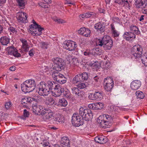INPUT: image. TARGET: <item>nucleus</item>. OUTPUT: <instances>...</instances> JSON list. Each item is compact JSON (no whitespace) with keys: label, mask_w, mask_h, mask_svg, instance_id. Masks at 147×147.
Masks as SVG:
<instances>
[{"label":"nucleus","mask_w":147,"mask_h":147,"mask_svg":"<svg viewBox=\"0 0 147 147\" xmlns=\"http://www.w3.org/2000/svg\"><path fill=\"white\" fill-rule=\"evenodd\" d=\"M124 38L127 40H129L136 38V35L134 33L131 32H125L123 35Z\"/></svg>","instance_id":"obj_16"},{"label":"nucleus","mask_w":147,"mask_h":147,"mask_svg":"<svg viewBox=\"0 0 147 147\" xmlns=\"http://www.w3.org/2000/svg\"><path fill=\"white\" fill-rule=\"evenodd\" d=\"M54 20L56 22H57V23L59 24H62L65 23L66 22L62 19L55 18L54 19Z\"/></svg>","instance_id":"obj_45"},{"label":"nucleus","mask_w":147,"mask_h":147,"mask_svg":"<svg viewBox=\"0 0 147 147\" xmlns=\"http://www.w3.org/2000/svg\"><path fill=\"white\" fill-rule=\"evenodd\" d=\"M92 53L94 55H100L102 50L98 48H94L92 49Z\"/></svg>","instance_id":"obj_35"},{"label":"nucleus","mask_w":147,"mask_h":147,"mask_svg":"<svg viewBox=\"0 0 147 147\" xmlns=\"http://www.w3.org/2000/svg\"><path fill=\"white\" fill-rule=\"evenodd\" d=\"M13 53L12 55L15 57H19L21 56V54L17 52V50L16 49L15 50L14 52Z\"/></svg>","instance_id":"obj_47"},{"label":"nucleus","mask_w":147,"mask_h":147,"mask_svg":"<svg viewBox=\"0 0 147 147\" xmlns=\"http://www.w3.org/2000/svg\"><path fill=\"white\" fill-rule=\"evenodd\" d=\"M21 41L22 43V48L24 51H28L30 48V46L28 45L27 41L24 39H21Z\"/></svg>","instance_id":"obj_25"},{"label":"nucleus","mask_w":147,"mask_h":147,"mask_svg":"<svg viewBox=\"0 0 147 147\" xmlns=\"http://www.w3.org/2000/svg\"><path fill=\"white\" fill-rule=\"evenodd\" d=\"M141 85V82L138 80L133 81L131 84V88L133 90L138 89Z\"/></svg>","instance_id":"obj_17"},{"label":"nucleus","mask_w":147,"mask_h":147,"mask_svg":"<svg viewBox=\"0 0 147 147\" xmlns=\"http://www.w3.org/2000/svg\"><path fill=\"white\" fill-rule=\"evenodd\" d=\"M42 109V106L36 104L34 105H33L32 111L35 114L38 115H41V109Z\"/></svg>","instance_id":"obj_14"},{"label":"nucleus","mask_w":147,"mask_h":147,"mask_svg":"<svg viewBox=\"0 0 147 147\" xmlns=\"http://www.w3.org/2000/svg\"><path fill=\"white\" fill-rule=\"evenodd\" d=\"M11 106V102L10 101L5 103V107L7 109H9Z\"/></svg>","instance_id":"obj_53"},{"label":"nucleus","mask_w":147,"mask_h":147,"mask_svg":"<svg viewBox=\"0 0 147 147\" xmlns=\"http://www.w3.org/2000/svg\"><path fill=\"white\" fill-rule=\"evenodd\" d=\"M61 144L65 146L63 147H70V142L69 140L66 137H64L62 138L60 140Z\"/></svg>","instance_id":"obj_18"},{"label":"nucleus","mask_w":147,"mask_h":147,"mask_svg":"<svg viewBox=\"0 0 147 147\" xmlns=\"http://www.w3.org/2000/svg\"><path fill=\"white\" fill-rule=\"evenodd\" d=\"M44 30V28L39 25L33 28L34 31L32 32V34L34 36H40L42 34V31Z\"/></svg>","instance_id":"obj_11"},{"label":"nucleus","mask_w":147,"mask_h":147,"mask_svg":"<svg viewBox=\"0 0 147 147\" xmlns=\"http://www.w3.org/2000/svg\"><path fill=\"white\" fill-rule=\"evenodd\" d=\"M104 119L105 120V121L106 124L110 126L109 124L112 121V119L111 117L107 115H105V116H103Z\"/></svg>","instance_id":"obj_30"},{"label":"nucleus","mask_w":147,"mask_h":147,"mask_svg":"<svg viewBox=\"0 0 147 147\" xmlns=\"http://www.w3.org/2000/svg\"><path fill=\"white\" fill-rule=\"evenodd\" d=\"M77 47L76 43L72 41H65L64 43L63 48L70 51H74Z\"/></svg>","instance_id":"obj_7"},{"label":"nucleus","mask_w":147,"mask_h":147,"mask_svg":"<svg viewBox=\"0 0 147 147\" xmlns=\"http://www.w3.org/2000/svg\"><path fill=\"white\" fill-rule=\"evenodd\" d=\"M96 142L101 144H103L106 142V138L104 136H97L94 139Z\"/></svg>","instance_id":"obj_26"},{"label":"nucleus","mask_w":147,"mask_h":147,"mask_svg":"<svg viewBox=\"0 0 147 147\" xmlns=\"http://www.w3.org/2000/svg\"><path fill=\"white\" fill-rule=\"evenodd\" d=\"M96 45L100 47L105 50H110L113 46V41L109 36L105 35L101 39L97 40Z\"/></svg>","instance_id":"obj_2"},{"label":"nucleus","mask_w":147,"mask_h":147,"mask_svg":"<svg viewBox=\"0 0 147 147\" xmlns=\"http://www.w3.org/2000/svg\"><path fill=\"white\" fill-rule=\"evenodd\" d=\"M93 114L92 111L89 109H85L81 107L79 109V114L74 113L72 117L71 122L72 125L76 127L81 125L84 120L88 121L93 117Z\"/></svg>","instance_id":"obj_1"},{"label":"nucleus","mask_w":147,"mask_h":147,"mask_svg":"<svg viewBox=\"0 0 147 147\" xmlns=\"http://www.w3.org/2000/svg\"><path fill=\"white\" fill-rule=\"evenodd\" d=\"M29 99L26 98H23L22 100L21 101V102L22 104H25L27 103L28 102V100H29Z\"/></svg>","instance_id":"obj_59"},{"label":"nucleus","mask_w":147,"mask_h":147,"mask_svg":"<svg viewBox=\"0 0 147 147\" xmlns=\"http://www.w3.org/2000/svg\"><path fill=\"white\" fill-rule=\"evenodd\" d=\"M135 4L138 8L143 9L147 5V0H135Z\"/></svg>","instance_id":"obj_12"},{"label":"nucleus","mask_w":147,"mask_h":147,"mask_svg":"<svg viewBox=\"0 0 147 147\" xmlns=\"http://www.w3.org/2000/svg\"><path fill=\"white\" fill-rule=\"evenodd\" d=\"M125 1V0H115V2L120 5H122L123 4Z\"/></svg>","instance_id":"obj_51"},{"label":"nucleus","mask_w":147,"mask_h":147,"mask_svg":"<svg viewBox=\"0 0 147 147\" xmlns=\"http://www.w3.org/2000/svg\"><path fill=\"white\" fill-rule=\"evenodd\" d=\"M27 15L26 13L24 12L18 13L17 19L19 21L22 23H27L28 22L27 19Z\"/></svg>","instance_id":"obj_10"},{"label":"nucleus","mask_w":147,"mask_h":147,"mask_svg":"<svg viewBox=\"0 0 147 147\" xmlns=\"http://www.w3.org/2000/svg\"><path fill=\"white\" fill-rule=\"evenodd\" d=\"M40 85L38 88V94L40 96H48L50 92L49 89L47 87V84L44 82H41L40 83Z\"/></svg>","instance_id":"obj_6"},{"label":"nucleus","mask_w":147,"mask_h":147,"mask_svg":"<svg viewBox=\"0 0 147 147\" xmlns=\"http://www.w3.org/2000/svg\"><path fill=\"white\" fill-rule=\"evenodd\" d=\"M54 114L53 112L50 109H44L42 111L41 115L43 120L48 122L52 119Z\"/></svg>","instance_id":"obj_4"},{"label":"nucleus","mask_w":147,"mask_h":147,"mask_svg":"<svg viewBox=\"0 0 147 147\" xmlns=\"http://www.w3.org/2000/svg\"><path fill=\"white\" fill-rule=\"evenodd\" d=\"M9 30L13 33H16L17 32L15 28L12 27H10Z\"/></svg>","instance_id":"obj_58"},{"label":"nucleus","mask_w":147,"mask_h":147,"mask_svg":"<svg viewBox=\"0 0 147 147\" xmlns=\"http://www.w3.org/2000/svg\"><path fill=\"white\" fill-rule=\"evenodd\" d=\"M63 76V75L57 71H54L52 74V77L53 80L57 81L58 83L61 77Z\"/></svg>","instance_id":"obj_19"},{"label":"nucleus","mask_w":147,"mask_h":147,"mask_svg":"<svg viewBox=\"0 0 147 147\" xmlns=\"http://www.w3.org/2000/svg\"><path fill=\"white\" fill-rule=\"evenodd\" d=\"M64 118L63 116H61L60 114H58L56 115V117L54 119L55 121L58 122L62 123L64 122Z\"/></svg>","instance_id":"obj_32"},{"label":"nucleus","mask_w":147,"mask_h":147,"mask_svg":"<svg viewBox=\"0 0 147 147\" xmlns=\"http://www.w3.org/2000/svg\"><path fill=\"white\" fill-rule=\"evenodd\" d=\"M54 90L55 92H52V94L55 97L59 96L64 91V89L62 88L58 84L56 86Z\"/></svg>","instance_id":"obj_13"},{"label":"nucleus","mask_w":147,"mask_h":147,"mask_svg":"<svg viewBox=\"0 0 147 147\" xmlns=\"http://www.w3.org/2000/svg\"><path fill=\"white\" fill-rule=\"evenodd\" d=\"M136 94L138 98L142 99L144 98V93L141 91H137L136 93Z\"/></svg>","instance_id":"obj_36"},{"label":"nucleus","mask_w":147,"mask_h":147,"mask_svg":"<svg viewBox=\"0 0 147 147\" xmlns=\"http://www.w3.org/2000/svg\"><path fill=\"white\" fill-rule=\"evenodd\" d=\"M83 53L85 56H89L91 54L90 51L89 50H86Z\"/></svg>","instance_id":"obj_56"},{"label":"nucleus","mask_w":147,"mask_h":147,"mask_svg":"<svg viewBox=\"0 0 147 147\" xmlns=\"http://www.w3.org/2000/svg\"><path fill=\"white\" fill-rule=\"evenodd\" d=\"M49 143L48 142H45V144H43L42 145L43 147H51L50 145H49Z\"/></svg>","instance_id":"obj_61"},{"label":"nucleus","mask_w":147,"mask_h":147,"mask_svg":"<svg viewBox=\"0 0 147 147\" xmlns=\"http://www.w3.org/2000/svg\"><path fill=\"white\" fill-rule=\"evenodd\" d=\"M36 85V83L34 80H28L21 84V89L25 93L30 92L35 89Z\"/></svg>","instance_id":"obj_3"},{"label":"nucleus","mask_w":147,"mask_h":147,"mask_svg":"<svg viewBox=\"0 0 147 147\" xmlns=\"http://www.w3.org/2000/svg\"><path fill=\"white\" fill-rule=\"evenodd\" d=\"M78 87L81 89H83L86 87V85L84 83L79 84L78 85Z\"/></svg>","instance_id":"obj_54"},{"label":"nucleus","mask_w":147,"mask_h":147,"mask_svg":"<svg viewBox=\"0 0 147 147\" xmlns=\"http://www.w3.org/2000/svg\"><path fill=\"white\" fill-rule=\"evenodd\" d=\"M95 110H98L102 109L104 107L103 103L98 102L95 103Z\"/></svg>","instance_id":"obj_38"},{"label":"nucleus","mask_w":147,"mask_h":147,"mask_svg":"<svg viewBox=\"0 0 147 147\" xmlns=\"http://www.w3.org/2000/svg\"><path fill=\"white\" fill-rule=\"evenodd\" d=\"M81 78H82V81L86 80L88 78V74L86 72H83L82 74H80Z\"/></svg>","instance_id":"obj_42"},{"label":"nucleus","mask_w":147,"mask_h":147,"mask_svg":"<svg viewBox=\"0 0 147 147\" xmlns=\"http://www.w3.org/2000/svg\"><path fill=\"white\" fill-rule=\"evenodd\" d=\"M63 95L66 98L69 99L71 97V95L69 91L68 90H65L63 91L62 92Z\"/></svg>","instance_id":"obj_37"},{"label":"nucleus","mask_w":147,"mask_h":147,"mask_svg":"<svg viewBox=\"0 0 147 147\" xmlns=\"http://www.w3.org/2000/svg\"><path fill=\"white\" fill-rule=\"evenodd\" d=\"M91 99L93 100H99L102 98V93L100 92H95L94 94H91Z\"/></svg>","instance_id":"obj_15"},{"label":"nucleus","mask_w":147,"mask_h":147,"mask_svg":"<svg viewBox=\"0 0 147 147\" xmlns=\"http://www.w3.org/2000/svg\"><path fill=\"white\" fill-rule=\"evenodd\" d=\"M18 5L21 9H24L27 4L26 0H16Z\"/></svg>","instance_id":"obj_28"},{"label":"nucleus","mask_w":147,"mask_h":147,"mask_svg":"<svg viewBox=\"0 0 147 147\" xmlns=\"http://www.w3.org/2000/svg\"><path fill=\"white\" fill-rule=\"evenodd\" d=\"M46 84H47V87L49 89L50 91V90H54L56 86L58 84L53 81L49 80Z\"/></svg>","instance_id":"obj_22"},{"label":"nucleus","mask_w":147,"mask_h":147,"mask_svg":"<svg viewBox=\"0 0 147 147\" xmlns=\"http://www.w3.org/2000/svg\"><path fill=\"white\" fill-rule=\"evenodd\" d=\"M112 32L113 35L114 37H117L119 36V34L117 31L115 30L113 31Z\"/></svg>","instance_id":"obj_55"},{"label":"nucleus","mask_w":147,"mask_h":147,"mask_svg":"<svg viewBox=\"0 0 147 147\" xmlns=\"http://www.w3.org/2000/svg\"><path fill=\"white\" fill-rule=\"evenodd\" d=\"M72 93L73 94H75L79 98H81L83 95V92L80 91L79 89L77 88L74 87L72 89Z\"/></svg>","instance_id":"obj_20"},{"label":"nucleus","mask_w":147,"mask_h":147,"mask_svg":"<svg viewBox=\"0 0 147 147\" xmlns=\"http://www.w3.org/2000/svg\"><path fill=\"white\" fill-rule=\"evenodd\" d=\"M35 51L33 49L30 50L28 54L30 57H32L35 53Z\"/></svg>","instance_id":"obj_52"},{"label":"nucleus","mask_w":147,"mask_h":147,"mask_svg":"<svg viewBox=\"0 0 147 147\" xmlns=\"http://www.w3.org/2000/svg\"><path fill=\"white\" fill-rule=\"evenodd\" d=\"M130 32L134 33L136 34H139L140 32L138 28L136 26H134L133 25H131L130 27Z\"/></svg>","instance_id":"obj_31"},{"label":"nucleus","mask_w":147,"mask_h":147,"mask_svg":"<svg viewBox=\"0 0 147 147\" xmlns=\"http://www.w3.org/2000/svg\"><path fill=\"white\" fill-rule=\"evenodd\" d=\"M104 82L106 83L104 86V89L107 91H110L114 86V82L112 78L107 77L104 80Z\"/></svg>","instance_id":"obj_9"},{"label":"nucleus","mask_w":147,"mask_h":147,"mask_svg":"<svg viewBox=\"0 0 147 147\" xmlns=\"http://www.w3.org/2000/svg\"><path fill=\"white\" fill-rule=\"evenodd\" d=\"M94 28L97 31H99L101 32H104L105 30V26L103 24H102L100 22L96 24L94 26Z\"/></svg>","instance_id":"obj_23"},{"label":"nucleus","mask_w":147,"mask_h":147,"mask_svg":"<svg viewBox=\"0 0 147 147\" xmlns=\"http://www.w3.org/2000/svg\"><path fill=\"white\" fill-rule=\"evenodd\" d=\"M142 12L145 14L147 15V8L146 9H142L141 10Z\"/></svg>","instance_id":"obj_62"},{"label":"nucleus","mask_w":147,"mask_h":147,"mask_svg":"<svg viewBox=\"0 0 147 147\" xmlns=\"http://www.w3.org/2000/svg\"><path fill=\"white\" fill-rule=\"evenodd\" d=\"M97 122L99 124H100V126L101 127H102L104 128H109V125L106 124L104 119L103 120L102 119L101 117L100 116L98 117L97 120Z\"/></svg>","instance_id":"obj_24"},{"label":"nucleus","mask_w":147,"mask_h":147,"mask_svg":"<svg viewBox=\"0 0 147 147\" xmlns=\"http://www.w3.org/2000/svg\"><path fill=\"white\" fill-rule=\"evenodd\" d=\"M35 101L36 102H38L42 100L41 97L39 95L35 96Z\"/></svg>","instance_id":"obj_50"},{"label":"nucleus","mask_w":147,"mask_h":147,"mask_svg":"<svg viewBox=\"0 0 147 147\" xmlns=\"http://www.w3.org/2000/svg\"><path fill=\"white\" fill-rule=\"evenodd\" d=\"M81 78L80 74H77L73 78L72 80L73 83L74 84L80 83L82 81V78Z\"/></svg>","instance_id":"obj_29"},{"label":"nucleus","mask_w":147,"mask_h":147,"mask_svg":"<svg viewBox=\"0 0 147 147\" xmlns=\"http://www.w3.org/2000/svg\"><path fill=\"white\" fill-rule=\"evenodd\" d=\"M86 29L84 27L82 28L78 31V33L80 34L83 35Z\"/></svg>","instance_id":"obj_49"},{"label":"nucleus","mask_w":147,"mask_h":147,"mask_svg":"<svg viewBox=\"0 0 147 147\" xmlns=\"http://www.w3.org/2000/svg\"><path fill=\"white\" fill-rule=\"evenodd\" d=\"M142 49L139 45H135L132 48L131 54L136 58L141 57V55L142 53Z\"/></svg>","instance_id":"obj_8"},{"label":"nucleus","mask_w":147,"mask_h":147,"mask_svg":"<svg viewBox=\"0 0 147 147\" xmlns=\"http://www.w3.org/2000/svg\"><path fill=\"white\" fill-rule=\"evenodd\" d=\"M67 81V78L63 75V76L61 77L59 80V83L61 84L65 83Z\"/></svg>","instance_id":"obj_43"},{"label":"nucleus","mask_w":147,"mask_h":147,"mask_svg":"<svg viewBox=\"0 0 147 147\" xmlns=\"http://www.w3.org/2000/svg\"><path fill=\"white\" fill-rule=\"evenodd\" d=\"M88 107L90 109L95 110V103L89 104Z\"/></svg>","instance_id":"obj_60"},{"label":"nucleus","mask_w":147,"mask_h":147,"mask_svg":"<svg viewBox=\"0 0 147 147\" xmlns=\"http://www.w3.org/2000/svg\"><path fill=\"white\" fill-rule=\"evenodd\" d=\"M16 69V67L15 66H12L10 68V70L12 71H15Z\"/></svg>","instance_id":"obj_64"},{"label":"nucleus","mask_w":147,"mask_h":147,"mask_svg":"<svg viewBox=\"0 0 147 147\" xmlns=\"http://www.w3.org/2000/svg\"><path fill=\"white\" fill-rule=\"evenodd\" d=\"M84 31L83 36L86 37L90 36L91 31L88 28H86Z\"/></svg>","instance_id":"obj_44"},{"label":"nucleus","mask_w":147,"mask_h":147,"mask_svg":"<svg viewBox=\"0 0 147 147\" xmlns=\"http://www.w3.org/2000/svg\"><path fill=\"white\" fill-rule=\"evenodd\" d=\"M29 99H30V100H29L28 102H29L31 103L32 102V101H35V97L34 96V98H30Z\"/></svg>","instance_id":"obj_63"},{"label":"nucleus","mask_w":147,"mask_h":147,"mask_svg":"<svg viewBox=\"0 0 147 147\" xmlns=\"http://www.w3.org/2000/svg\"><path fill=\"white\" fill-rule=\"evenodd\" d=\"M46 103L48 104L53 105L55 103V100L52 98H48L46 99Z\"/></svg>","instance_id":"obj_41"},{"label":"nucleus","mask_w":147,"mask_h":147,"mask_svg":"<svg viewBox=\"0 0 147 147\" xmlns=\"http://www.w3.org/2000/svg\"><path fill=\"white\" fill-rule=\"evenodd\" d=\"M71 65L73 66L77 65L79 63L78 59L76 58H73L70 61Z\"/></svg>","instance_id":"obj_40"},{"label":"nucleus","mask_w":147,"mask_h":147,"mask_svg":"<svg viewBox=\"0 0 147 147\" xmlns=\"http://www.w3.org/2000/svg\"><path fill=\"white\" fill-rule=\"evenodd\" d=\"M16 49L13 46H10L7 47L5 49L9 55H12L13 52H14Z\"/></svg>","instance_id":"obj_34"},{"label":"nucleus","mask_w":147,"mask_h":147,"mask_svg":"<svg viewBox=\"0 0 147 147\" xmlns=\"http://www.w3.org/2000/svg\"><path fill=\"white\" fill-rule=\"evenodd\" d=\"M10 39L6 36L1 37L0 38V43L1 45L7 46L10 42Z\"/></svg>","instance_id":"obj_21"},{"label":"nucleus","mask_w":147,"mask_h":147,"mask_svg":"<svg viewBox=\"0 0 147 147\" xmlns=\"http://www.w3.org/2000/svg\"><path fill=\"white\" fill-rule=\"evenodd\" d=\"M59 105L61 107H66L67 105V100L64 98L60 99L59 100Z\"/></svg>","instance_id":"obj_33"},{"label":"nucleus","mask_w":147,"mask_h":147,"mask_svg":"<svg viewBox=\"0 0 147 147\" xmlns=\"http://www.w3.org/2000/svg\"><path fill=\"white\" fill-rule=\"evenodd\" d=\"M54 66L53 67L54 70L60 71L65 68L64 63L63 60L61 59L56 57L54 58L53 60Z\"/></svg>","instance_id":"obj_5"},{"label":"nucleus","mask_w":147,"mask_h":147,"mask_svg":"<svg viewBox=\"0 0 147 147\" xmlns=\"http://www.w3.org/2000/svg\"><path fill=\"white\" fill-rule=\"evenodd\" d=\"M13 53L12 55L15 57H19L21 56V54L17 52V50L16 49L15 50L14 52Z\"/></svg>","instance_id":"obj_48"},{"label":"nucleus","mask_w":147,"mask_h":147,"mask_svg":"<svg viewBox=\"0 0 147 147\" xmlns=\"http://www.w3.org/2000/svg\"><path fill=\"white\" fill-rule=\"evenodd\" d=\"M95 13L92 12H88L80 15V17L82 18H88L90 17L92 18L94 17Z\"/></svg>","instance_id":"obj_27"},{"label":"nucleus","mask_w":147,"mask_h":147,"mask_svg":"<svg viewBox=\"0 0 147 147\" xmlns=\"http://www.w3.org/2000/svg\"><path fill=\"white\" fill-rule=\"evenodd\" d=\"M40 46L43 49H47L48 48V45L44 42H41L40 43Z\"/></svg>","instance_id":"obj_46"},{"label":"nucleus","mask_w":147,"mask_h":147,"mask_svg":"<svg viewBox=\"0 0 147 147\" xmlns=\"http://www.w3.org/2000/svg\"><path fill=\"white\" fill-rule=\"evenodd\" d=\"M24 117H28L29 115V112L26 110L24 109Z\"/></svg>","instance_id":"obj_57"},{"label":"nucleus","mask_w":147,"mask_h":147,"mask_svg":"<svg viewBox=\"0 0 147 147\" xmlns=\"http://www.w3.org/2000/svg\"><path fill=\"white\" fill-rule=\"evenodd\" d=\"M142 63L146 66H147V55L142 56L141 57Z\"/></svg>","instance_id":"obj_39"}]
</instances>
